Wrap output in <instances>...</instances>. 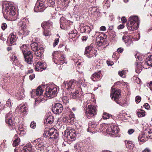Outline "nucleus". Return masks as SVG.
I'll return each instance as SVG.
<instances>
[{
  "label": "nucleus",
  "instance_id": "obj_40",
  "mask_svg": "<svg viewBox=\"0 0 152 152\" xmlns=\"http://www.w3.org/2000/svg\"><path fill=\"white\" fill-rule=\"evenodd\" d=\"M42 27L44 29V31L43 32L44 35L46 37L50 36L51 35L50 32L49 31L47 28H44L43 26H42Z\"/></svg>",
  "mask_w": 152,
  "mask_h": 152
},
{
  "label": "nucleus",
  "instance_id": "obj_63",
  "mask_svg": "<svg viewBox=\"0 0 152 152\" xmlns=\"http://www.w3.org/2000/svg\"><path fill=\"white\" fill-rule=\"evenodd\" d=\"M64 56H61L59 58L60 60L61 61H63L64 60Z\"/></svg>",
  "mask_w": 152,
  "mask_h": 152
},
{
  "label": "nucleus",
  "instance_id": "obj_48",
  "mask_svg": "<svg viewBox=\"0 0 152 152\" xmlns=\"http://www.w3.org/2000/svg\"><path fill=\"white\" fill-rule=\"evenodd\" d=\"M141 98L140 96H137L135 98V101L137 103H139L141 101Z\"/></svg>",
  "mask_w": 152,
  "mask_h": 152
},
{
  "label": "nucleus",
  "instance_id": "obj_41",
  "mask_svg": "<svg viewBox=\"0 0 152 152\" xmlns=\"http://www.w3.org/2000/svg\"><path fill=\"white\" fill-rule=\"evenodd\" d=\"M70 115L69 118L70 119H68L67 120V124L68 123L69 124H72L74 123V118L73 117L74 115H70Z\"/></svg>",
  "mask_w": 152,
  "mask_h": 152
},
{
  "label": "nucleus",
  "instance_id": "obj_43",
  "mask_svg": "<svg viewBox=\"0 0 152 152\" xmlns=\"http://www.w3.org/2000/svg\"><path fill=\"white\" fill-rule=\"evenodd\" d=\"M127 70H123L122 71H119L118 72V74L121 77L124 78L126 77V73Z\"/></svg>",
  "mask_w": 152,
  "mask_h": 152
},
{
  "label": "nucleus",
  "instance_id": "obj_13",
  "mask_svg": "<svg viewBox=\"0 0 152 152\" xmlns=\"http://www.w3.org/2000/svg\"><path fill=\"white\" fill-rule=\"evenodd\" d=\"M104 34L101 33L96 38V44L99 46H101L104 44L105 42V39L104 38Z\"/></svg>",
  "mask_w": 152,
  "mask_h": 152
},
{
  "label": "nucleus",
  "instance_id": "obj_42",
  "mask_svg": "<svg viewBox=\"0 0 152 152\" xmlns=\"http://www.w3.org/2000/svg\"><path fill=\"white\" fill-rule=\"evenodd\" d=\"M20 142V139L19 137H17L14 140L13 145V146H16L18 145Z\"/></svg>",
  "mask_w": 152,
  "mask_h": 152
},
{
  "label": "nucleus",
  "instance_id": "obj_59",
  "mask_svg": "<svg viewBox=\"0 0 152 152\" xmlns=\"http://www.w3.org/2000/svg\"><path fill=\"white\" fill-rule=\"evenodd\" d=\"M144 106L145 108L146 109L148 110L150 107V106L149 104L147 103H145L144 104Z\"/></svg>",
  "mask_w": 152,
  "mask_h": 152
},
{
  "label": "nucleus",
  "instance_id": "obj_10",
  "mask_svg": "<svg viewBox=\"0 0 152 152\" xmlns=\"http://www.w3.org/2000/svg\"><path fill=\"white\" fill-rule=\"evenodd\" d=\"M63 106L60 103H56L53 107L52 110L55 114H59L63 111Z\"/></svg>",
  "mask_w": 152,
  "mask_h": 152
},
{
  "label": "nucleus",
  "instance_id": "obj_45",
  "mask_svg": "<svg viewBox=\"0 0 152 152\" xmlns=\"http://www.w3.org/2000/svg\"><path fill=\"white\" fill-rule=\"evenodd\" d=\"M55 0H47L48 4L49 6H51L55 4Z\"/></svg>",
  "mask_w": 152,
  "mask_h": 152
},
{
  "label": "nucleus",
  "instance_id": "obj_39",
  "mask_svg": "<svg viewBox=\"0 0 152 152\" xmlns=\"http://www.w3.org/2000/svg\"><path fill=\"white\" fill-rule=\"evenodd\" d=\"M145 63L149 66H152V55L150 56L147 58V61Z\"/></svg>",
  "mask_w": 152,
  "mask_h": 152
},
{
  "label": "nucleus",
  "instance_id": "obj_61",
  "mask_svg": "<svg viewBox=\"0 0 152 152\" xmlns=\"http://www.w3.org/2000/svg\"><path fill=\"white\" fill-rule=\"evenodd\" d=\"M124 26L123 24H121L118 27V29H122L124 28Z\"/></svg>",
  "mask_w": 152,
  "mask_h": 152
},
{
  "label": "nucleus",
  "instance_id": "obj_50",
  "mask_svg": "<svg viewBox=\"0 0 152 152\" xmlns=\"http://www.w3.org/2000/svg\"><path fill=\"white\" fill-rule=\"evenodd\" d=\"M59 38H56L53 43V46L55 47L58 43L59 42Z\"/></svg>",
  "mask_w": 152,
  "mask_h": 152
},
{
  "label": "nucleus",
  "instance_id": "obj_24",
  "mask_svg": "<svg viewBox=\"0 0 152 152\" xmlns=\"http://www.w3.org/2000/svg\"><path fill=\"white\" fill-rule=\"evenodd\" d=\"M35 55L37 57H40L42 54L44 52L43 48L42 47H41L37 50L36 51H34Z\"/></svg>",
  "mask_w": 152,
  "mask_h": 152
},
{
  "label": "nucleus",
  "instance_id": "obj_32",
  "mask_svg": "<svg viewBox=\"0 0 152 152\" xmlns=\"http://www.w3.org/2000/svg\"><path fill=\"white\" fill-rule=\"evenodd\" d=\"M54 121V117L51 115H49L45 120V123L51 124Z\"/></svg>",
  "mask_w": 152,
  "mask_h": 152
},
{
  "label": "nucleus",
  "instance_id": "obj_46",
  "mask_svg": "<svg viewBox=\"0 0 152 152\" xmlns=\"http://www.w3.org/2000/svg\"><path fill=\"white\" fill-rule=\"evenodd\" d=\"M10 58L11 60L13 61L15 63L17 62L18 60L17 58V57L15 55H13L12 56L10 57Z\"/></svg>",
  "mask_w": 152,
  "mask_h": 152
},
{
  "label": "nucleus",
  "instance_id": "obj_44",
  "mask_svg": "<svg viewBox=\"0 0 152 152\" xmlns=\"http://www.w3.org/2000/svg\"><path fill=\"white\" fill-rule=\"evenodd\" d=\"M82 29H83V31L85 32L88 33L90 31V27L89 26H83Z\"/></svg>",
  "mask_w": 152,
  "mask_h": 152
},
{
  "label": "nucleus",
  "instance_id": "obj_34",
  "mask_svg": "<svg viewBox=\"0 0 152 152\" xmlns=\"http://www.w3.org/2000/svg\"><path fill=\"white\" fill-rule=\"evenodd\" d=\"M135 64L136 65V68L135 70L136 72L137 73H139L141 72L142 69L143 67L140 64H138L136 62L135 63Z\"/></svg>",
  "mask_w": 152,
  "mask_h": 152
},
{
  "label": "nucleus",
  "instance_id": "obj_53",
  "mask_svg": "<svg viewBox=\"0 0 152 152\" xmlns=\"http://www.w3.org/2000/svg\"><path fill=\"white\" fill-rule=\"evenodd\" d=\"M7 27L6 24L5 23H3L1 25V28L3 30L5 29Z\"/></svg>",
  "mask_w": 152,
  "mask_h": 152
},
{
  "label": "nucleus",
  "instance_id": "obj_38",
  "mask_svg": "<svg viewBox=\"0 0 152 152\" xmlns=\"http://www.w3.org/2000/svg\"><path fill=\"white\" fill-rule=\"evenodd\" d=\"M16 96L18 99H21L25 96L24 94L23 91H20L17 92L16 94Z\"/></svg>",
  "mask_w": 152,
  "mask_h": 152
},
{
  "label": "nucleus",
  "instance_id": "obj_19",
  "mask_svg": "<svg viewBox=\"0 0 152 152\" xmlns=\"http://www.w3.org/2000/svg\"><path fill=\"white\" fill-rule=\"evenodd\" d=\"M138 140L140 142L142 143L148 140L149 138L144 131L141 134H140L138 137Z\"/></svg>",
  "mask_w": 152,
  "mask_h": 152
},
{
  "label": "nucleus",
  "instance_id": "obj_35",
  "mask_svg": "<svg viewBox=\"0 0 152 152\" xmlns=\"http://www.w3.org/2000/svg\"><path fill=\"white\" fill-rule=\"evenodd\" d=\"M71 91V92H69V94L70 95V96L71 98L75 99L77 97V96H78L79 94V92L78 90H76L75 92H72Z\"/></svg>",
  "mask_w": 152,
  "mask_h": 152
},
{
  "label": "nucleus",
  "instance_id": "obj_60",
  "mask_svg": "<svg viewBox=\"0 0 152 152\" xmlns=\"http://www.w3.org/2000/svg\"><path fill=\"white\" fill-rule=\"evenodd\" d=\"M142 152H151V150L148 148H146L142 151Z\"/></svg>",
  "mask_w": 152,
  "mask_h": 152
},
{
  "label": "nucleus",
  "instance_id": "obj_27",
  "mask_svg": "<svg viewBox=\"0 0 152 152\" xmlns=\"http://www.w3.org/2000/svg\"><path fill=\"white\" fill-rule=\"evenodd\" d=\"M29 31L26 27H23L22 29H20V33L25 36L29 34Z\"/></svg>",
  "mask_w": 152,
  "mask_h": 152
},
{
  "label": "nucleus",
  "instance_id": "obj_9",
  "mask_svg": "<svg viewBox=\"0 0 152 152\" xmlns=\"http://www.w3.org/2000/svg\"><path fill=\"white\" fill-rule=\"evenodd\" d=\"M110 96L112 99L114 100L118 104V99L121 96V91L119 89L114 88L112 89Z\"/></svg>",
  "mask_w": 152,
  "mask_h": 152
},
{
  "label": "nucleus",
  "instance_id": "obj_62",
  "mask_svg": "<svg viewBox=\"0 0 152 152\" xmlns=\"http://www.w3.org/2000/svg\"><path fill=\"white\" fill-rule=\"evenodd\" d=\"M121 20L123 23H124L126 21V19L124 17H122L121 18Z\"/></svg>",
  "mask_w": 152,
  "mask_h": 152
},
{
  "label": "nucleus",
  "instance_id": "obj_64",
  "mask_svg": "<svg viewBox=\"0 0 152 152\" xmlns=\"http://www.w3.org/2000/svg\"><path fill=\"white\" fill-rule=\"evenodd\" d=\"M33 72V69H32L30 70H28V71L26 73L27 74H28L29 73H32Z\"/></svg>",
  "mask_w": 152,
  "mask_h": 152
},
{
  "label": "nucleus",
  "instance_id": "obj_4",
  "mask_svg": "<svg viewBox=\"0 0 152 152\" xmlns=\"http://www.w3.org/2000/svg\"><path fill=\"white\" fill-rule=\"evenodd\" d=\"M119 130V128L118 126L111 124L108 125L106 131L107 134L110 135L112 137H116L118 136L117 134Z\"/></svg>",
  "mask_w": 152,
  "mask_h": 152
},
{
  "label": "nucleus",
  "instance_id": "obj_2",
  "mask_svg": "<svg viewBox=\"0 0 152 152\" xmlns=\"http://www.w3.org/2000/svg\"><path fill=\"white\" fill-rule=\"evenodd\" d=\"M24 55L25 60L29 64H32L33 62V55L31 52L28 51V45H23L20 47Z\"/></svg>",
  "mask_w": 152,
  "mask_h": 152
},
{
  "label": "nucleus",
  "instance_id": "obj_58",
  "mask_svg": "<svg viewBox=\"0 0 152 152\" xmlns=\"http://www.w3.org/2000/svg\"><path fill=\"white\" fill-rule=\"evenodd\" d=\"M106 29V27L104 26H102L100 28V31H105Z\"/></svg>",
  "mask_w": 152,
  "mask_h": 152
},
{
  "label": "nucleus",
  "instance_id": "obj_5",
  "mask_svg": "<svg viewBox=\"0 0 152 152\" xmlns=\"http://www.w3.org/2000/svg\"><path fill=\"white\" fill-rule=\"evenodd\" d=\"M36 147L38 150L40 151H43L44 150L46 151L47 152L49 151V150L47 148L48 147V145L45 144V141L43 139H38L36 140Z\"/></svg>",
  "mask_w": 152,
  "mask_h": 152
},
{
  "label": "nucleus",
  "instance_id": "obj_31",
  "mask_svg": "<svg viewBox=\"0 0 152 152\" xmlns=\"http://www.w3.org/2000/svg\"><path fill=\"white\" fill-rule=\"evenodd\" d=\"M31 48L33 51H36L39 47H38V44L37 42H32L31 44Z\"/></svg>",
  "mask_w": 152,
  "mask_h": 152
},
{
  "label": "nucleus",
  "instance_id": "obj_6",
  "mask_svg": "<svg viewBox=\"0 0 152 152\" xmlns=\"http://www.w3.org/2000/svg\"><path fill=\"white\" fill-rule=\"evenodd\" d=\"M97 51L95 50L91 44L89 46L86 48L85 51V55L89 58L96 57L97 55Z\"/></svg>",
  "mask_w": 152,
  "mask_h": 152
},
{
  "label": "nucleus",
  "instance_id": "obj_29",
  "mask_svg": "<svg viewBox=\"0 0 152 152\" xmlns=\"http://www.w3.org/2000/svg\"><path fill=\"white\" fill-rule=\"evenodd\" d=\"M22 152H32V146L31 144L29 143L26 147H24Z\"/></svg>",
  "mask_w": 152,
  "mask_h": 152
},
{
  "label": "nucleus",
  "instance_id": "obj_55",
  "mask_svg": "<svg viewBox=\"0 0 152 152\" xmlns=\"http://www.w3.org/2000/svg\"><path fill=\"white\" fill-rule=\"evenodd\" d=\"M134 132V130L133 129H129L128 130V133L129 134H131Z\"/></svg>",
  "mask_w": 152,
  "mask_h": 152
},
{
  "label": "nucleus",
  "instance_id": "obj_47",
  "mask_svg": "<svg viewBox=\"0 0 152 152\" xmlns=\"http://www.w3.org/2000/svg\"><path fill=\"white\" fill-rule=\"evenodd\" d=\"M111 115H103L102 118L103 119L106 120L109 119L110 117H112Z\"/></svg>",
  "mask_w": 152,
  "mask_h": 152
},
{
  "label": "nucleus",
  "instance_id": "obj_20",
  "mask_svg": "<svg viewBox=\"0 0 152 152\" xmlns=\"http://www.w3.org/2000/svg\"><path fill=\"white\" fill-rule=\"evenodd\" d=\"M75 85V82L74 80H71L68 84H67V90H70V91H72V90L74 89Z\"/></svg>",
  "mask_w": 152,
  "mask_h": 152
},
{
  "label": "nucleus",
  "instance_id": "obj_57",
  "mask_svg": "<svg viewBox=\"0 0 152 152\" xmlns=\"http://www.w3.org/2000/svg\"><path fill=\"white\" fill-rule=\"evenodd\" d=\"M35 77V75L34 74H33L30 75L29 76V79L30 80H32Z\"/></svg>",
  "mask_w": 152,
  "mask_h": 152
},
{
  "label": "nucleus",
  "instance_id": "obj_25",
  "mask_svg": "<svg viewBox=\"0 0 152 152\" xmlns=\"http://www.w3.org/2000/svg\"><path fill=\"white\" fill-rule=\"evenodd\" d=\"M52 23L50 21L44 22L42 24V26H43V27L46 28H51L52 27Z\"/></svg>",
  "mask_w": 152,
  "mask_h": 152
},
{
  "label": "nucleus",
  "instance_id": "obj_1",
  "mask_svg": "<svg viewBox=\"0 0 152 152\" xmlns=\"http://www.w3.org/2000/svg\"><path fill=\"white\" fill-rule=\"evenodd\" d=\"M139 23V20L137 16H132L129 18L126 25L129 30L134 31L138 28Z\"/></svg>",
  "mask_w": 152,
  "mask_h": 152
},
{
  "label": "nucleus",
  "instance_id": "obj_23",
  "mask_svg": "<svg viewBox=\"0 0 152 152\" xmlns=\"http://www.w3.org/2000/svg\"><path fill=\"white\" fill-rule=\"evenodd\" d=\"M27 104H24L21 107H20V110H19L18 113H28V108L27 107Z\"/></svg>",
  "mask_w": 152,
  "mask_h": 152
},
{
  "label": "nucleus",
  "instance_id": "obj_56",
  "mask_svg": "<svg viewBox=\"0 0 152 152\" xmlns=\"http://www.w3.org/2000/svg\"><path fill=\"white\" fill-rule=\"evenodd\" d=\"M123 51V49L121 48H118L117 49V51L118 53H121Z\"/></svg>",
  "mask_w": 152,
  "mask_h": 152
},
{
  "label": "nucleus",
  "instance_id": "obj_26",
  "mask_svg": "<svg viewBox=\"0 0 152 152\" xmlns=\"http://www.w3.org/2000/svg\"><path fill=\"white\" fill-rule=\"evenodd\" d=\"M100 71L95 72L91 76V79L93 81H96L95 79L98 78L100 77Z\"/></svg>",
  "mask_w": 152,
  "mask_h": 152
},
{
  "label": "nucleus",
  "instance_id": "obj_51",
  "mask_svg": "<svg viewBox=\"0 0 152 152\" xmlns=\"http://www.w3.org/2000/svg\"><path fill=\"white\" fill-rule=\"evenodd\" d=\"M145 112V111L141 109H139L137 111V114H144Z\"/></svg>",
  "mask_w": 152,
  "mask_h": 152
},
{
  "label": "nucleus",
  "instance_id": "obj_3",
  "mask_svg": "<svg viewBox=\"0 0 152 152\" xmlns=\"http://www.w3.org/2000/svg\"><path fill=\"white\" fill-rule=\"evenodd\" d=\"M5 13L12 16L15 15V9L14 3L12 2H7L5 3Z\"/></svg>",
  "mask_w": 152,
  "mask_h": 152
},
{
  "label": "nucleus",
  "instance_id": "obj_11",
  "mask_svg": "<svg viewBox=\"0 0 152 152\" xmlns=\"http://www.w3.org/2000/svg\"><path fill=\"white\" fill-rule=\"evenodd\" d=\"M67 127V143H70L71 142L74 141L76 139V134L73 131L69 129Z\"/></svg>",
  "mask_w": 152,
  "mask_h": 152
},
{
  "label": "nucleus",
  "instance_id": "obj_21",
  "mask_svg": "<svg viewBox=\"0 0 152 152\" xmlns=\"http://www.w3.org/2000/svg\"><path fill=\"white\" fill-rule=\"evenodd\" d=\"M66 19L63 17L60 19V26L61 28L65 29L66 27Z\"/></svg>",
  "mask_w": 152,
  "mask_h": 152
},
{
  "label": "nucleus",
  "instance_id": "obj_33",
  "mask_svg": "<svg viewBox=\"0 0 152 152\" xmlns=\"http://www.w3.org/2000/svg\"><path fill=\"white\" fill-rule=\"evenodd\" d=\"M125 143L126 147L129 149H132L134 147V144H133L131 141H125Z\"/></svg>",
  "mask_w": 152,
  "mask_h": 152
},
{
  "label": "nucleus",
  "instance_id": "obj_14",
  "mask_svg": "<svg viewBox=\"0 0 152 152\" xmlns=\"http://www.w3.org/2000/svg\"><path fill=\"white\" fill-rule=\"evenodd\" d=\"M43 90L42 89L41 87L40 86L38 87L36 90H32L31 92V95L32 97L34 96V94H35L37 96H40L42 94Z\"/></svg>",
  "mask_w": 152,
  "mask_h": 152
},
{
  "label": "nucleus",
  "instance_id": "obj_18",
  "mask_svg": "<svg viewBox=\"0 0 152 152\" xmlns=\"http://www.w3.org/2000/svg\"><path fill=\"white\" fill-rule=\"evenodd\" d=\"M97 124L94 122H89L88 124V127L87 129V131L89 132H91L92 133H95L94 130L96 128Z\"/></svg>",
  "mask_w": 152,
  "mask_h": 152
},
{
  "label": "nucleus",
  "instance_id": "obj_52",
  "mask_svg": "<svg viewBox=\"0 0 152 152\" xmlns=\"http://www.w3.org/2000/svg\"><path fill=\"white\" fill-rule=\"evenodd\" d=\"M36 126V124L34 122H32L31 123L30 126L32 129H34Z\"/></svg>",
  "mask_w": 152,
  "mask_h": 152
},
{
  "label": "nucleus",
  "instance_id": "obj_12",
  "mask_svg": "<svg viewBox=\"0 0 152 152\" xmlns=\"http://www.w3.org/2000/svg\"><path fill=\"white\" fill-rule=\"evenodd\" d=\"M46 7L42 1H37L34 7V10L35 12H41L44 10Z\"/></svg>",
  "mask_w": 152,
  "mask_h": 152
},
{
  "label": "nucleus",
  "instance_id": "obj_16",
  "mask_svg": "<svg viewBox=\"0 0 152 152\" xmlns=\"http://www.w3.org/2000/svg\"><path fill=\"white\" fill-rule=\"evenodd\" d=\"M45 64L42 63L40 62H38L36 64L35 69L38 71H42L46 69Z\"/></svg>",
  "mask_w": 152,
  "mask_h": 152
},
{
  "label": "nucleus",
  "instance_id": "obj_28",
  "mask_svg": "<svg viewBox=\"0 0 152 152\" xmlns=\"http://www.w3.org/2000/svg\"><path fill=\"white\" fill-rule=\"evenodd\" d=\"M6 122L10 125L13 124V121L12 118L10 116V115H6Z\"/></svg>",
  "mask_w": 152,
  "mask_h": 152
},
{
  "label": "nucleus",
  "instance_id": "obj_17",
  "mask_svg": "<svg viewBox=\"0 0 152 152\" xmlns=\"http://www.w3.org/2000/svg\"><path fill=\"white\" fill-rule=\"evenodd\" d=\"M86 114H94L97 113V109L95 107H92L91 105H88V107L86 109Z\"/></svg>",
  "mask_w": 152,
  "mask_h": 152
},
{
  "label": "nucleus",
  "instance_id": "obj_15",
  "mask_svg": "<svg viewBox=\"0 0 152 152\" xmlns=\"http://www.w3.org/2000/svg\"><path fill=\"white\" fill-rule=\"evenodd\" d=\"M122 39L125 42L126 46L129 47L133 45V41L129 36H124L122 37Z\"/></svg>",
  "mask_w": 152,
  "mask_h": 152
},
{
  "label": "nucleus",
  "instance_id": "obj_54",
  "mask_svg": "<svg viewBox=\"0 0 152 152\" xmlns=\"http://www.w3.org/2000/svg\"><path fill=\"white\" fill-rule=\"evenodd\" d=\"M74 148L76 149L80 150V147L78 143H76L75 144L74 146Z\"/></svg>",
  "mask_w": 152,
  "mask_h": 152
},
{
  "label": "nucleus",
  "instance_id": "obj_37",
  "mask_svg": "<svg viewBox=\"0 0 152 152\" xmlns=\"http://www.w3.org/2000/svg\"><path fill=\"white\" fill-rule=\"evenodd\" d=\"M69 40L70 42H72L74 41L75 39V34L73 31H72L71 33H69Z\"/></svg>",
  "mask_w": 152,
  "mask_h": 152
},
{
  "label": "nucleus",
  "instance_id": "obj_30",
  "mask_svg": "<svg viewBox=\"0 0 152 152\" xmlns=\"http://www.w3.org/2000/svg\"><path fill=\"white\" fill-rule=\"evenodd\" d=\"M144 131L149 138L152 139V129H150L149 128H146Z\"/></svg>",
  "mask_w": 152,
  "mask_h": 152
},
{
  "label": "nucleus",
  "instance_id": "obj_36",
  "mask_svg": "<svg viewBox=\"0 0 152 152\" xmlns=\"http://www.w3.org/2000/svg\"><path fill=\"white\" fill-rule=\"evenodd\" d=\"M26 18H23L22 20H20V21L18 24V26L20 27V29H22V28L23 27L24 28L26 27L25 26L26 23L24 20H26Z\"/></svg>",
  "mask_w": 152,
  "mask_h": 152
},
{
  "label": "nucleus",
  "instance_id": "obj_49",
  "mask_svg": "<svg viewBox=\"0 0 152 152\" xmlns=\"http://www.w3.org/2000/svg\"><path fill=\"white\" fill-rule=\"evenodd\" d=\"M106 62L108 66H111L114 64V62L112 61L109 59L107 60L106 61Z\"/></svg>",
  "mask_w": 152,
  "mask_h": 152
},
{
  "label": "nucleus",
  "instance_id": "obj_7",
  "mask_svg": "<svg viewBox=\"0 0 152 152\" xmlns=\"http://www.w3.org/2000/svg\"><path fill=\"white\" fill-rule=\"evenodd\" d=\"M58 134L56 129L54 128H51L48 131H45L44 136L45 137H50V138H57L58 136Z\"/></svg>",
  "mask_w": 152,
  "mask_h": 152
},
{
  "label": "nucleus",
  "instance_id": "obj_22",
  "mask_svg": "<svg viewBox=\"0 0 152 152\" xmlns=\"http://www.w3.org/2000/svg\"><path fill=\"white\" fill-rule=\"evenodd\" d=\"M9 37L10 43L13 45L16 44V41L17 39L16 36L14 34L11 33L9 35Z\"/></svg>",
  "mask_w": 152,
  "mask_h": 152
},
{
  "label": "nucleus",
  "instance_id": "obj_8",
  "mask_svg": "<svg viewBox=\"0 0 152 152\" xmlns=\"http://www.w3.org/2000/svg\"><path fill=\"white\" fill-rule=\"evenodd\" d=\"M57 88L56 87H48L46 88L45 95L46 97H53L57 94Z\"/></svg>",
  "mask_w": 152,
  "mask_h": 152
}]
</instances>
